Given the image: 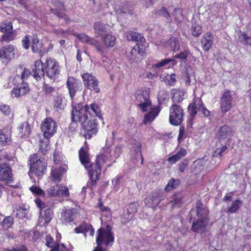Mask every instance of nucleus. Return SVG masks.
<instances>
[{
  "label": "nucleus",
  "mask_w": 251,
  "mask_h": 251,
  "mask_svg": "<svg viewBox=\"0 0 251 251\" xmlns=\"http://www.w3.org/2000/svg\"><path fill=\"white\" fill-rule=\"evenodd\" d=\"M190 213L191 216L196 214L198 219L208 220L209 211L200 201L197 202L196 207L192 208Z\"/></svg>",
  "instance_id": "a211bd4d"
},
{
  "label": "nucleus",
  "mask_w": 251,
  "mask_h": 251,
  "mask_svg": "<svg viewBox=\"0 0 251 251\" xmlns=\"http://www.w3.org/2000/svg\"><path fill=\"white\" fill-rule=\"evenodd\" d=\"M144 53V49L141 48L138 44H137L131 49L127 55L129 60L134 62L141 59Z\"/></svg>",
  "instance_id": "b1692460"
},
{
  "label": "nucleus",
  "mask_w": 251,
  "mask_h": 251,
  "mask_svg": "<svg viewBox=\"0 0 251 251\" xmlns=\"http://www.w3.org/2000/svg\"><path fill=\"white\" fill-rule=\"evenodd\" d=\"M0 180L6 183L11 182L13 180L11 169L5 163L0 164Z\"/></svg>",
  "instance_id": "aec40b11"
},
{
  "label": "nucleus",
  "mask_w": 251,
  "mask_h": 251,
  "mask_svg": "<svg viewBox=\"0 0 251 251\" xmlns=\"http://www.w3.org/2000/svg\"><path fill=\"white\" fill-rule=\"evenodd\" d=\"M16 216L18 218L20 219L26 218V216L28 212V210L27 208H25L24 206L22 205H21L18 206V207L16 208Z\"/></svg>",
  "instance_id": "49530a36"
},
{
  "label": "nucleus",
  "mask_w": 251,
  "mask_h": 251,
  "mask_svg": "<svg viewBox=\"0 0 251 251\" xmlns=\"http://www.w3.org/2000/svg\"><path fill=\"white\" fill-rule=\"evenodd\" d=\"M213 37L211 33L208 32L203 36L201 40L202 49L204 51H208L213 43Z\"/></svg>",
  "instance_id": "c85d7f7f"
},
{
  "label": "nucleus",
  "mask_w": 251,
  "mask_h": 251,
  "mask_svg": "<svg viewBox=\"0 0 251 251\" xmlns=\"http://www.w3.org/2000/svg\"><path fill=\"white\" fill-rule=\"evenodd\" d=\"M14 223L13 218L11 216L5 217L2 222V226L3 229H7L11 226Z\"/></svg>",
  "instance_id": "8fccbe9b"
},
{
  "label": "nucleus",
  "mask_w": 251,
  "mask_h": 251,
  "mask_svg": "<svg viewBox=\"0 0 251 251\" xmlns=\"http://www.w3.org/2000/svg\"><path fill=\"white\" fill-rule=\"evenodd\" d=\"M171 62H172L173 65L176 64V61L173 59H165L157 63L152 65V68L154 69L160 68Z\"/></svg>",
  "instance_id": "de8ad7c7"
},
{
  "label": "nucleus",
  "mask_w": 251,
  "mask_h": 251,
  "mask_svg": "<svg viewBox=\"0 0 251 251\" xmlns=\"http://www.w3.org/2000/svg\"><path fill=\"white\" fill-rule=\"evenodd\" d=\"M111 149L107 147L102 149L99 155L97 156V161L101 166L103 165L110 157Z\"/></svg>",
  "instance_id": "bb28decb"
},
{
  "label": "nucleus",
  "mask_w": 251,
  "mask_h": 251,
  "mask_svg": "<svg viewBox=\"0 0 251 251\" xmlns=\"http://www.w3.org/2000/svg\"><path fill=\"white\" fill-rule=\"evenodd\" d=\"M74 211L73 209L63 210L62 212V221L66 223H70L73 221L75 216Z\"/></svg>",
  "instance_id": "c9c22d12"
},
{
  "label": "nucleus",
  "mask_w": 251,
  "mask_h": 251,
  "mask_svg": "<svg viewBox=\"0 0 251 251\" xmlns=\"http://www.w3.org/2000/svg\"><path fill=\"white\" fill-rule=\"evenodd\" d=\"M48 191L49 195L51 197H67L69 194L67 187L59 184H56L51 187Z\"/></svg>",
  "instance_id": "6ab92c4d"
},
{
  "label": "nucleus",
  "mask_w": 251,
  "mask_h": 251,
  "mask_svg": "<svg viewBox=\"0 0 251 251\" xmlns=\"http://www.w3.org/2000/svg\"><path fill=\"white\" fill-rule=\"evenodd\" d=\"M81 126L85 130L84 135L86 139H90L97 131V125L95 120H88L87 119L84 123L81 125Z\"/></svg>",
  "instance_id": "dca6fc26"
},
{
  "label": "nucleus",
  "mask_w": 251,
  "mask_h": 251,
  "mask_svg": "<svg viewBox=\"0 0 251 251\" xmlns=\"http://www.w3.org/2000/svg\"><path fill=\"white\" fill-rule=\"evenodd\" d=\"M231 96L229 91H225L221 100V109L222 112L226 113L231 107Z\"/></svg>",
  "instance_id": "4be33fe9"
},
{
  "label": "nucleus",
  "mask_w": 251,
  "mask_h": 251,
  "mask_svg": "<svg viewBox=\"0 0 251 251\" xmlns=\"http://www.w3.org/2000/svg\"><path fill=\"white\" fill-rule=\"evenodd\" d=\"M65 172V169L62 166L52 168L51 175L55 182H58L61 180V177L63 173Z\"/></svg>",
  "instance_id": "473e14b6"
},
{
  "label": "nucleus",
  "mask_w": 251,
  "mask_h": 251,
  "mask_svg": "<svg viewBox=\"0 0 251 251\" xmlns=\"http://www.w3.org/2000/svg\"><path fill=\"white\" fill-rule=\"evenodd\" d=\"M35 202L38 207L40 208V211L41 210H43V209L45 208L47 206L46 205L45 203L43 202L41 200L39 199H36L35 200Z\"/></svg>",
  "instance_id": "69168bd1"
},
{
  "label": "nucleus",
  "mask_w": 251,
  "mask_h": 251,
  "mask_svg": "<svg viewBox=\"0 0 251 251\" xmlns=\"http://www.w3.org/2000/svg\"><path fill=\"white\" fill-rule=\"evenodd\" d=\"M232 132V129L227 126H222L219 130V138L221 140L224 139L229 137Z\"/></svg>",
  "instance_id": "58836bf2"
},
{
  "label": "nucleus",
  "mask_w": 251,
  "mask_h": 251,
  "mask_svg": "<svg viewBox=\"0 0 251 251\" xmlns=\"http://www.w3.org/2000/svg\"><path fill=\"white\" fill-rule=\"evenodd\" d=\"M176 75L175 74L168 75V81L167 84L170 86H174L176 82Z\"/></svg>",
  "instance_id": "680f3d73"
},
{
  "label": "nucleus",
  "mask_w": 251,
  "mask_h": 251,
  "mask_svg": "<svg viewBox=\"0 0 251 251\" xmlns=\"http://www.w3.org/2000/svg\"><path fill=\"white\" fill-rule=\"evenodd\" d=\"M79 157L81 163L84 167L89 165L90 158L88 152V149L86 146L81 147L79 151Z\"/></svg>",
  "instance_id": "cd10ccee"
},
{
  "label": "nucleus",
  "mask_w": 251,
  "mask_h": 251,
  "mask_svg": "<svg viewBox=\"0 0 251 251\" xmlns=\"http://www.w3.org/2000/svg\"><path fill=\"white\" fill-rule=\"evenodd\" d=\"M75 232L77 233H89V234L91 236H93L95 233V230L91 225L87 224L86 223L82 224L80 226L76 227L75 229Z\"/></svg>",
  "instance_id": "2f4dec72"
},
{
  "label": "nucleus",
  "mask_w": 251,
  "mask_h": 251,
  "mask_svg": "<svg viewBox=\"0 0 251 251\" xmlns=\"http://www.w3.org/2000/svg\"><path fill=\"white\" fill-rule=\"evenodd\" d=\"M30 170L29 174H33L38 176L43 175L46 171V163L41 160V158L37 154H33L29 158Z\"/></svg>",
  "instance_id": "20e7f679"
},
{
  "label": "nucleus",
  "mask_w": 251,
  "mask_h": 251,
  "mask_svg": "<svg viewBox=\"0 0 251 251\" xmlns=\"http://www.w3.org/2000/svg\"><path fill=\"white\" fill-rule=\"evenodd\" d=\"M0 31L4 33L2 36V39L3 41H12L15 39L17 36L16 31L13 30L12 24L11 22L2 23L0 26Z\"/></svg>",
  "instance_id": "9d476101"
},
{
  "label": "nucleus",
  "mask_w": 251,
  "mask_h": 251,
  "mask_svg": "<svg viewBox=\"0 0 251 251\" xmlns=\"http://www.w3.org/2000/svg\"><path fill=\"white\" fill-rule=\"evenodd\" d=\"M89 109V107L87 104L84 106L81 103H77L76 105L73 106V109L72 112V122L70 125V130L72 132L76 131L78 129L77 124L81 125L84 124L87 119V116L86 114Z\"/></svg>",
  "instance_id": "7ed1b4c3"
},
{
  "label": "nucleus",
  "mask_w": 251,
  "mask_h": 251,
  "mask_svg": "<svg viewBox=\"0 0 251 251\" xmlns=\"http://www.w3.org/2000/svg\"><path fill=\"white\" fill-rule=\"evenodd\" d=\"M30 191L36 195L45 197V193L40 188L36 186H32L30 188Z\"/></svg>",
  "instance_id": "4d7b16f0"
},
{
  "label": "nucleus",
  "mask_w": 251,
  "mask_h": 251,
  "mask_svg": "<svg viewBox=\"0 0 251 251\" xmlns=\"http://www.w3.org/2000/svg\"><path fill=\"white\" fill-rule=\"evenodd\" d=\"M150 91L148 89H141L137 91L136 100L139 103L137 104L143 112L150 111L144 117V123L146 124L151 122L158 115L160 109L158 107L151 108V101L149 100Z\"/></svg>",
  "instance_id": "f03ea898"
},
{
  "label": "nucleus",
  "mask_w": 251,
  "mask_h": 251,
  "mask_svg": "<svg viewBox=\"0 0 251 251\" xmlns=\"http://www.w3.org/2000/svg\"><path fill=\"white\" fill-rule=\"evenodd\" d=\"M188 57V52L184 51L179 54H176L174 56L175 58H179L181 59H185Z\"/></svg>",
  "instance_id": "0e129e2a"
},
{
  "label": "nucleus",
  "mask_w": 251,
  "mask_h": 251,
  "mask_svg": "<svg viewBox=\"0 0 251 251\" xmlns=\"http://www.w3.org/2000/svg\"><path fill=\"white\" fill-rule=\"evenodd\" d=\"M30 74V72L29 70L25 69L23 71L21 76L17 75L14 77L12 81L13 84L14 85H16L17 84V81H18V82H22V81H24V79L27 78L29 76Z\"/></svg>",
  "instance_id": "37998d69"
},
{
  "label": "nucleus",
  "mask_w": 251,
  "mask_h": 251,
  "mask_svg": "<svg viewBox=\"0 0 251 251\" xmlns=\"http://www.w3.org/2000/svg\"><path fill=\"white\" fill-rule=\"evenodd\" d=\"M54 105L57 107L61 108V105L62 104V100L61 98L59 97H55L54 99Z\"/></svg>",
  "instance_id": "774afa93"
},
{
  "label": "nucleus",
  "mask_w": 251,
  "mask_h": 251,
  "mask_svg": "<svg viewBox=\"0 0 251 251\" xmlns=\"http://www.w3.org/2000/svg\"><path fill=\"white\" fill-rule=\"evenodd\" d=\"M31 48L34 53H38L40 57L43 55L44 51L42 50L43 44L36 37L32 39Z\"/></svg>",
  "instance_id": "7c9ffc66"
},
{
  "label": "nucleus",
  "mask_w": 251,
  "mask_h": 251,
  "mask_svg": "<svg viewBox=\"0 0 251 251\" xmlns=\"http://www.w3.org/2000/svg\"><path fill=\"white\" fill-rule=\"evenodd\" d=\"M183 110L178 105L173 104L170 108L169 121L172 125H180L183 121Z\"/></svg>",
  "instance_id": "6e6552de"
},
{
  "label": "nucleus",
  "mask_w": 251,
  "mask_h": 251,
  "mask_svg": "<svg viewBox=\"0 0 251 251\" xmlns=\"http://www.w3.org/2000/svg\"><path fill=\"white\" fill-rule=\"evenodd\" d=\"M76 37L82 43L94 46L101 55L104 54V48L100 45L95 39L91 38L85 34H78L76 35Z\"/></svg>",
  "instance_id": "4468645a"
},
{
  "label": "nucleus",
  "mask_w": 251,
  "mask_h": 251,
  "mask_svg": "<svg viewBox=\"0 0 251 251\" xmlns=\"http://www.w3.org/2000/svg\"><path fill=\"white\" fill-rule=\"evenodd\" d=\"M94 33L96 37H103L110 31V26L100 22H96L94 24Z\"/></svg>",
  "instance_id": "5701e85b"
},
{
  "label": "nucleus",
  "mask_w": 251,
  "mask_h": 251,
  "mask_svg": "<svg viewBox=\"0 0 251 251\" xmlns=\"http://www.w3.org/2000/svg\"><path fill=\"white\" fill-rule=\"evenodd\" d=\"M43 91L46 95H49L55 91V88L51 85L44 83L43 86Z\"/></svg>",
  "instance_id": "3c124183"
},
{
  "label": "nucleus",
  "mask_w": 251,
  "mask_h": 251,
  "mask_svg": "<svg viewBox=\"0 0 251 251\" xmlns=\"http://www.w3.org/2000/svg\"><path fill=\"white\" fill-rule=\"evenodd\" d=\"M141 145L138 141H136L135 146H133L132 150L135 151L136 153H140Z\"/></svg>",
  "instance_id": "338daca9"
},
{
  "label": "nucleus",
  "mask_w": 251,
  "mask_h": 251,
  "mask_svg": "<svg viewBox=\"0 0 251 251\" xmlns=\"http://www.w3.org/2000/svg\"><path fill=\"white\" fill-rule=\"evenodd\" d=\"M16 53V50L13 45L3 46L0 49V59L3 63H7L14 58Z\"/></svg>",
  "instance_id": "9b49d317"
},
{
  "label": "nucleus",
  "mask_w": 251,
  "mask_h": 251,
  "mask_svg": "<svg viewBox=\"0 0 251 251\" xmlns=\"http://www.w3.org/2000/svg\"><path fill=\"white\" fill-rule=\"evenodd\" d=\"M156 13L164 17L167 20H169L171 16L167 8L165 7H161L160 9L157 10Z\"/></svg>",
  "instance_id": "864d4df0"
},
{
  "label": "nucleus",
  "mask_w": 251,
  "mask_h": 251,
  "mask_svg": "<svg viewBox=\"0 0 251 251\" xmlns=\"http://www.w3.org/2000/svg\"><path fill=\"white\" fill-rule=\"evenodd\" d=\"M126 36L128 40L140 42L143 43L145 39L141 34L134 31H127L126 33Z\"/></svg>",
  "instance_id": "f704fd0d"
},
{
  "label": "nucleus",
  "mask_w": 251,
  "mask_h": 251,
  "mask_svg": "<svg viewBox=\"0 0 251 251\" xmlns=\"http://www.w3.org/2000/svg\"><path fill=\"white\" fill-rule=\"evenodd\" d=\"M85 168L89 173V176L91 179L90 184L91 186H93L96 184V182L99 179V176L100 175L101 166L97 161H96L95 164L90 162H89V165L85 167Z\"/></svg>",
  "instance_id": "f8f14e48"
},
{
  "label": "nucleus",
  "mask_w": 251,
  "mask_h": 251,
  "mask_svg": "<svg viewBox=\"0 0 251 251\" xmlns=\"http://www.w3.org/2000/svg\"><path fill=\"white\" fill-rule=\"evenodd\" d=\"M243 202L239 200H236L233 201L226 209V212L228 213H234L238 211L242 205Z\"/></svg>",
  "instance_id": "ea45409f"
},
{
  "label": "nucleus",
  "mask_w": 251,
  "mask_h": 251,
  "mask_svg": "<svg viewBox=\"0 0 251 251\" xmlns=\"http://www.w3.org/2000/svg\"><path fill=\"white\" fill-rule=\"evenodd\" d=\"M19 134L21 137H27L31 132L30 126L28 122L21 123L18 127Z\"/></svg>",
  "instance_id": "72a5a7b5"
},
{
  "label": "nucleus",
  "mask_w": 251,
  "mask_h": 251,
  "mask_svg": "<svg viewBox=\"0 0 251 251\" xmlns=\"http://www.w3.org/2000/svg\"><path fill=\"white\" fill-rule=\"evenodd\" d=\"M16 87L14 88L11 92V96L13 98H19L25 95L29 91V87L28 84L24 81L22 82H17Z\"/></svg>",
  "instance_id": "f3484780"
},
{
  "label": "nucleus",
  "mask_w": 251,
  "mask_h": 251,
  "mask_svg": "<svg viewBox=\"0 0 251 251\" xmlns=\"http://www.w3.org/2000/svg\"><path fill=\"white\" fill-rule=\"evenodd\" d=\"M82 78L84 84L87 89L96 93L100 92L99 82L95 76L91 74L86 73L82 75Z\"/></svg>",
  "instance_id": "1a4fd4ad"
},
{
  "label": "nucleus",
  "mask_w": 251,
  "mask_h": 251,
  "mask_svg": "<svg viewBox=\"0 0 251 251\" xmlns=\"http://www.w3.org/2000/svg\"><path fill=\"white\" fill-rule=\"evenodd\" d=\"M235 36L238 43L251 47V37L248 36L245 32H242L241 30H236Z\"/></svg>",
  "instance_id": "393cba45"
},
{
  "label": "nucleus",
  "mask_w": 251,
  "mask_h": 251,
  "mask_svg": "<svg viewBox=\"0 0 251 251\" xmlns=\"http://www.w3.org/2000/svg\"><path fill=\"white\" fill-rule=\"evenodd\" d=\"M208 222L207 220L198 219L193 222L192 230L196 232H201L204 230Z\"/></svg>",
  "instance_id": "c756f323"
},
{
  "label": "nucleus",
  "mask_w": 251,
  "mask_h": 251,
  "mask_svg": "<svg viewBox=\"0 0 251 251\" xmlns=\"http://www.w3.org/2000/svg\"><path fill=\"white\" fill-rule=\"evenodd\" d=\"M52 212L50 208H47L44 210H41L38 221V224L40 226H44L51 221L52 219Z\"/></svg>",
  "instance_id": "412c9836"
},
{
  "label": "nucleus",
  "mask_w": 251,
  "mask_h": 251,
  "mask_svg": "<svg viewBox=\"0 0 251 251\" xmlns=\"http://www.w3.org/2000/svg\"><path fill=\"white\" fill-rule=\"evenodd\" d=\"M60 71L58 63L53 58H47L44 64L41 60H38L34 63L33 75L34 78L38 81L44 76L46 72L49 78L54 79L59 75Z\"/></svg>",
  "instance_id": "f257e3e1"
},
{
  "label": "nucleus",
  "mask_w": 251,
  "mask_h": 251,
  "mask_svg": "<svg viewBox=\"0 0 251 251\" xmlns=\"http://www.w3.org/2000/svg\"><path fill=\"white\" fill-rule=\"evenodd\" d=\"M186 154V151L185 149H181L175 154L170 157L168 161L171 164H175L177 161L181 159L182 157H184Z\"/></svg>",
  "instance_id": "e433bc0d"
},
{
  "label": "nucleus",
  "mask_w": 251,
  "mask_h": 251,
  "mask_svg": "<svg viewBox=\"0 0 251 251\" xmlns=\"http://www.w3.org/2000/svg\"><path fill=\"white\" fill-rule=\"evenodd\" d=\"M188 111L192 119L197 113L205 117L210 114L209 111L206 109L201 99L199 98L195 99L194 102L189 105Z\"/></svg>",
  "instance_id": "423d86ee"
},
{
  "label": "nucleus",
  "mask_w": 251,
  "mask_h": 251,
  "mask_svg": "<svg viewBox=\"0 0 251 251\" xmlns=\"http://www.w3.org/2000/svg\"><path fill=\"white\" fill-rule=\"evenodd\" d=\"M41 128L44 136L47 139H49L56 133L57 125L52 118L49 117L42 122Z\"/></svg>",
  "instance_id": "0eeeda50"
},
{
  "label": "nucleus",
  "mask_w": 251,
  "mask_h": 251,
  "mask_svg": "<svg viewBox=\"0 0 251 251\" xmlns=\"http://www.w3.org/2000/svg\"><path fill=\"white\" fill-rule=\"evenodd\" d=\"M121 179V176H117L112 180V184L114 187L113 188L116 191L119 190V185Z\"/></svg>",
  "instance_id": "052dcab7"
},
{
  "label": "nucleus",
  "mask_w": 251,
  "mask_h": 251,
  "mask_svg": "<svg viewBox=\"0 0 251 251\" xmlns=\"http://www.w3.org/2000/svg\"><path fill=\"white\" fill-rule=\"evenodd\" d=\"M171 95L174 102H179L183 100L184 93L182 90L174 89L171 91Z\"/></svg>",
  "instance_id": "4c0bfd02"
},
{
  "label": "nucleus",
  "mask_w": 251,
  "mask_h": 251,
  "mask_svg": "<svg viewBox=\"0 0 251 251\" xmlns=\"http://www.w3.org/2000/svg\"><path fill=\"white\" fill-rule=\"evenodd\" d=\"M182 13V11L181 9L175 8L173 12V15L175 17L176 20L180 22L183 19Z\"/></svg>",
  "instance_id": "6e6d98bb"
},
{
  "label": "nucleus",
  "mask_w": 251,
  "mask_h": 251,
  "mask_svg": "<svg viewBox=\"0 0 251 251\" xmlns=\"http://www.w3.org/2000/svg\"><path fill=\"white\" fill-rule=\"evenodd\" d=\"M10 136L8 131L0 129V146L6 145L10 140Z\"/></svg>",
  "instance_id": "a19ab883"
},
{
  "label": "nucleus",
  "mask_w": 251,
  "mask_h": 251,
  "mask_svg": "<svg viewBox=\"0 0 251 251\" xmlns=\"http://www.w3.org/2000/svg\"><path fill=\"white\" fill-rule=\"evenodd\" d=\"M179 183V180L178 179L172 178L169 181L165 189L167 191H170L176 188L178 185Z\"/></svg>",
  "instance_id": "09e8293b"
},
{
  "label": "nucleus",
  "mask_w": 251,
  "mask_h": 251,
  "mask_svg": "<svg viewBox=\"0 0 251 251\" xmlns=\"http://www.w3.org/2000/svg\"><path fill=\"white\" fill-rule=\"evenodd\" d=\"M96 242L98 245L104 244L106 246H111L114 242V237L111 232L109 226H107L106 228H100L97 231Z\"/></svg>",
  "instance_id": "39448f33"
},
{
  "label": "nucleus",
  "mask_w": 251,
  "mask_h": 251,
  "mask_svg": "<svg viewBox=\"0 0 251 251\" xmlns=\"http://www.w3.org/2000/svg\"><path fill=\"white\" fill-rule=\"evenodd\" d=\"M30 40L28 36H26L24 37L22 40L23 47L25 49L28 50L29 48Z\"/></svg>",
  "instance_id": "e2e57ef3"
},
{
  "label": "nucleus",
  "mask_w": 251,
  "mask_h": 251,
  "mask_svg": "<svg viewBox=\"0 0 251 251\" xmlns=\"http://www.w3.org/2000/svg\"><path fill=\"white\" fill-rule=\"evenodd\" d=\"M66 86L72 100L73 99L76 93L81 91L82 89V84L80 81L73 76L68 78Z\"/></svg>",
  "instance_id": "ddd939ff"
},
{
  "label": "nucleus",
  "mask_w": 251,
  "mask_h": 251,
  "mask_svg": "<svg viewBox=\"0 0 251 251\" xmlns=\"http://www.w3.org/2000/svg\"><path fill=\"white\" fill-rule=\"evenodd\" d=\"M0 110L5 115H8L11 112V109L9 106L6 104L0 105Z\"/></svg>",
  "instance_id": "bf43d9fd"
},
{
  "label": "nucleus",
  "mask_w": 251,
  "mask_h": 251,
  "mask_svg": "<svg viewBox=\"0 0 251 251\" xmlns=\"http://www.w3.org/2000/svg\"><path fill=\"white\" fill-rule=\"evenodd\" d=\"M192 34L193 36L198 37L201 33V28L197 25H193L191 27Z\"/></svg>",
  "instance_id": "5fc2aeb1"
},
{
  "label": "nucleus",
  "mask_w": 251,
  "mask_h": 251,
  "mask_svg": "<svg viewBox=\"0 0 251 251\" xmlns=\"http://www.w3.org/2000/svg\"><path fill=\"white\" fill-rule=\"evenodd\" d=\"M89 107L88 110L86 112V114L87 116V112H89L90 114H93V113L95 115L98 117L100 118H101V112L98 105L96 103H91L90 106L87 105Z\"/></svg>",
  "instance_id": "79ce46f5"
},
{
  "label": "nucleus",
  "mask_w": 251,
  "mask_h": 251,
  "mask_svg": "<svg viewBox=\"0 0 251 251\" xmlns=\"http://www.w3.org/2000/svg\"><path fill=\"white\" fill-rule=\"evenodd\" d=\"M182 198L180 196L174 195L173 200L171 201V204L173 207L175 206H179L181 203Z\"/></svg>",
  "instance_id": "603ef678"
},
{
  "label": "nucleus",
  "mask_w": 251,
  "mask_h": 251,
  "mask_svg": "<svg viewBox=\"0 0 251 251\" xmlns=\"http://www.w3.org/2000/svg\"><path fill=\"white\" fill-rule=\"evenodd\" d=\"M164 197L159 191L153 192L145 199V203L148 207H155L164 200Z\"/></svg>",
  "instance_id": "2eb2a0df"
},
{
  "label": "nucleus",
  "mask_w": 251,
  "mask_h": 251,
  "mask_svg": "<svg viewBox=\"0 0 251 251\" xmlns=\"http://www.w3.org/2000/svg\"><path fill=\"white\" fill-rule=\"evenodd\" d=\"M171 49L174 51H178L180 49V43L179 39L176 37H172L168 42Z\"/></svg>",
  "instance_id": "a18cd8bd"
},
{
  "label": "nucleus",
  "mask_w": 251,
  "mask_h": 251,
  "mask_svg": "<svg viewBox=\"0 0 251 251\" xmlns=\"http://www.w3.org/2000/svg\"><path fill=\"white\" fill-rule=\"evenodd\" d=\"M116 37L110 32L104 35L102 38V41L104 45V52L105 49L112 48L115 45ZM103 47V46H102Z\"/></svg>",
  "instance_id": "a878e982"
},
{
  "label": "nucleus",
  "mask_w": 251,
  "mask_h": 251,
  "mask_svg": "<svg viewBox=\"0 0 251 251\" xmlns=\"http://www.w3.org/2000/svg\"><path fill=\"white\" fill-rule=\"evenodd\" d=\"M46 245L52 249L50 251H60L59 245L58 244H55L53 243V239L50 235H48L46 236Z\"/></svg>",
  "instance_id": "c03bdc74"
},
{
  "label": "nucleus",
  "mask_w": 251,
  "mask_h": 251,
  "mask_svg": "<svg viewBox=\"0 0 251 251\" xmlns=\"http://www.w3.org/2000/svg\"><path fill=\"white\" fill-rule=\"evenodd\" d=\"M50 147L47 142H42L41 143L40 150L41 152L44 154H46L49 150Z\"/></svg>",
  "instance_id": "13d9d810"
}]
</instances>
